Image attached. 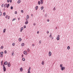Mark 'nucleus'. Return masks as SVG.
Masks as SVG:
<instances>
[{"instance_id": "19", "label": "nucleus", "mask_w": 73, "mask_h": 73, "mask_svg": "<svg viewBox=\"0 0 73 73\" xmlns=\"http://www.w3.org/2000/svg\"><path fill=\"white\" fill-rule=\"evenodd\" d=\"M43 9H44V7L42 6L41 7V10H43Z\"/></svg>"}, {"instance_id": "1", "label": "nucleus", "mask_w": 73, "mask_h": 73, "mask_svg": "<svg viewBox=\"0 0 73 73\" xmlns=\"http://www.w3.org/2000/svg\"><path fill=\"white\" fill-rule=\"evenodd\" d=\"M60 66L61 67V69L62 70H64L65 69V67L62 66V64H61L60 65Z\"/></svg>"}, {"instance_id": "37", "label": "nucleus", "mask_w": 73, "mask_h": 73, "mask_svg": "<svg viewBox=\"0 0 73 73\" xmlns=\"http://www.w3.org/2000/svg\"><path fill=\"white\" fill-rule=\"evenodd\" d=\"M3 46H1V49H3Z\"/></svg>"}, {"instance_id": "39", "label": "nucleus", "mask_w": 73, "mask_h": 73, "mask_svg": "<svg viewBox=\"0 0 73 73\" xmlns=\"http://www.w3.org/2000/svg\"><path fill=\"white\" fill-rule=\"evenodd\" d=\"M22 58H23V57H24V55L22 54L21 55Z\"/></svg>"}, {"instance_id": "50", "label": "nucleus", "mask_w": 73, "mask_h": 73, "mask_svg": "<svg viewBox=\"0 0 73 73\" xmlns=\"http://www.w3.org/2000/svg\"><path fill=\"white\" fill-rule=\"evenodd\" d=\"M14 54V53L13 52L12 53V56H13V54Z\"/></svg>"}, {"instance_id": "11", "label": "nucleus", "mask_w": 73, "mask_h": 73, "mask_svg": "<svg viewBox=\"0 0 73 73\" xmlns=\"http://www.w3.org/2000/svg\"><path fill=\"white\" fill-rule=\"evenodd\" d=\"M44 61H43L42 62V65H44Z\"/></svg>"}, {"instance_id": "14", "label": "nucleus", "mask_w": 73, "mask_h": 73, "mask_svg": "<svg viewBox=\"0 0 73 73\" xmlns=\"http://www.w3.org/2000/svg\"><path fill=\"white\" fill-rule=\"evenodd\" d=\"M20 70L21 72H23V68H20Z\"/></svg>"}, {"instance_id": "18", "label": "nucleus", "mask_w": 73, "mask_h": 73, "mask_svg": "<svg viewBox=\"0 0 73 73\" xmlns=\"http://www.w3.org/2000/svg\"><path fill=\"white\" fill-rule=\"evenodd\" d=\"M7 64H8L7 62H4V64L5 65H7Z\"/></svg>"}, {"instance_id": "42", "label": "nucleus", "mask_w": 73, "mask_h": 73, "mask_svg": "<svg viewBox=\"0 0 73 73\" xmlns=\"http://www.w3.org/2000/svg\"><path fill=\"white\" fill-rule=\"evenodd\" d=\"M23 27L24 28H26V26H24Z\"/></svg>"}, {"instance_id": "38", "label": "nucleus", "mask_w": 73, "mask_h": 73, "mask_svg": "<svg viewBox=\"0 0 73 73\" xmlns=\"http://www.w3.org/2000/svg\"><path fill=\"white\" fill-rule=\"evenodd\" d=\"M27 51L28 52H29V51H30V50H29V48L27 49Z\"/></svg>"}, {"instance_id": "6", "label": "nucleus", "mask_w": 73, "mask_h": 73, "mask_svg": "<svg viewBox=\"0 0 73 73\" xmlns=\"http://www.w3.org/2000/svg\"><path fill=\"white\" fill-rule=\"evenodd\" d=\"M23 54H25V55H27V52L25 51H24L23 52Z\"/></svg>"}, {"instance_id": "44", "label": "nucleus", "mask_w": 73, "mask_h": 73, "mask_svg": "<svg viewBox=\"0 0 73 73\" xmlns=\"http://www.w3.org/2000/svg\"><path fill=\"white\" fill-rule=\"evenodd\" d=\"M7 3H9V0H7Z\"/></svg>"}, {"instance_id": "41", "label": "nucleus", "mask_w": 73, "mask_h": 73, "mask_svg": "<svg viewBox=\"0 0 73 73\" xmlns=\"http://www.w3.org/2000/svg\"><path fill=\"white\" fill-rule=\"evenodd\" d=\"M21 13H23V12H24V11H23V10H21Z\"/></svg>"}, {"instance_id": "57", "label": "nucleus", "mask_w": 73, "mask_h": 73, "mask_svg": "<svg viewBox=\"0 0 73 73\" xmlns=\"http://www.w3.org/2000/svg\"><path fill=\"white\" fill-rule=\"evenodd\" d=\"M31 16H33V15L32 14Z\"/></svg>"}, {"instance_id": "2", "label": "nucleus", "mask_w": 73, "mask_h": 73, "mask_svg": "<svg viewBox=\"0 0 73 73\" xmlns=\"http://www.w3.org/2000/svg\"><path fill=\"white\" fill-rule=\"evenodd\" d=\"M3 69L4 72H5V71H6V68H5V65L4 64L3 65Z\"/></svg>"}, {"instance_id": "21", "label": "nucleus", "mask_w": 73, "mask_h": 73, "mask_svg": "<svg viewBox=\"0 0 73 73\" xmlns=\"http://www.w3.org/2000/svg\"><path fill=\"white\" fill-rule=\"evenodd\" d=\"M38 6H36L35 7V9H36V10H37V9H38Z\"/></svg>"}, {"instance_id": "28", "label": "nucleus", "mask_w": 73, "mask_h": 73, "mask_svg": "<svg viewBox=\"0 0 73 73\" xmlns=\"http://www.w3.org/2000/svg\"><path fill=\"white\" fill-rule=\"evenodd\" d=\"M2 15V13H1V12H0V16H1Z\"/></svg>"}, {"instance_id": "31", "label": "nucleus", "mask_w": 73, "mask_h": 73, "mask_svg": "<svg viewBox=\"0 0 73 73\" xmlns=\"http://www.w3.org/2000/svg\"><path fill=\"white\" fill-rule=\"evenodd\" d=\"M3 55H1L0 56V57H3Z\"/></svg>"}, {"instance_id": "56", "label": "nucleus", "mask_w": 73, "mask_h": 73, "mask_svg": "<svg viewBox=\"0 0 73 73\" xmlns=\"http://www.w3.org/2000/svg\"><path fill=\"white\" fill-rule=\"evenodd\" d=\"M40 43H41V40L39 41Z\"/></svg>"}, {"instance_id": "9", "label": "nucleus", "mask_w": 73, "mask_h": 73, "mask_svg": "<svg viewBox=\"0 0 73 73\" xmlns=\"http://www.w3.org/2000/svg\"><path fill=\"white\" fill-rule=\"evenodd\" d=\"M21 2V0H19L17 2L18 4H20Z\"/></svg>"}, {"instance_id": "16", "label": "nucleus", "mask_w": 73, "mask_h": 73, "mask_svg": "<svg viewBox=\"0 0 73 73\" xmlns=\"http://www.w3.org/2000/svg\"><path fill=\"white\" fill-rule=\"evenodd\" d=\"M6 31V29H5L3 30V33H5V32Z\"/></svg>"}, {"instance_id": "32", "label": "nucleus", "mask_w": 73, "mask_h": 73, "mask_svg": "<svg viewBox=\"0 0 73 73\" xmlns=\"http://www.w3.org/2000/svg\"><path fill=\"white\" fill-rule=\"evenodd\" d=\"M13 7L12 6L11 7V9H13Z\"/></svg>"}, {"instance_id": "46", "label": "nucleus", "mask_w": 73, "mask_h": 73, "mask_svg": "<svg viewBox=\"0 0 73 73\" xmlns=\"http://www.w3.org/2000/svg\"><path fill=\"white\" fill-rule=\"evenodd\" d=\"M10 19V17L9 16L8 17V19Z\"/></svg>"}, {"instance_id": "7", "label": "nucleus", "mask_w": 73, "mask_h": 73, "mask_svg": "<svg viewBox=\"0 0 73 73\" xmlns=\"http://www.w3.org/2000/svg\"><path fill=\"white\" fill-rule=\"evenodd\" d=\"M51 55H52V53L51 52H49V56H51Z\"/></svg>"}, {"instance_id": "23", "label": "nucleus", "mask_w": 73, "mask_h": 73, "mask_svg": "<svg viewBox=\"0 0 73 73\" xmlns=\"http://www.w3.org/2000/svg\"><path fill=\"white\" fill-rule=\"evenodd\" d=\"M52 37V33H50V35L49 37L51 38Z\"/></svg>"}, {"instance_id": "22", "label": "nucleus", "mask_w": 73, "mask_h": 73, "mask_svg": "<svg viewBox=\"0 0 73 73\" xmlns=\"http://www.w3.org/2000/svg\"><path fill=\"white\" fill-rule=\"evenodd\" d=\"M22 60L23 61H25V58H22Z\"/></svg>"}, {"instance_id": "51", "label": "nucleus", "mask_w": 73, "mask_h": 73, "mask_svg": "<svg viewBox=\"0 0 73 73\" xmlns=\"http://www.w3.org/2000/svg\"><path fill=\"white\" fill-rule=\"evenodd\" d=\"M47 22H49V19L47 20Z\"/></svg>"}, {"instance_id": "34", "label": "nucleus", "mask_w": 73, "mask_h": 73, "mask_svg": "<svg viewBox=\"0 0 73 73\" xmlns=\"http://www.w3.org/2000/svg\"><path fill=\"white\" fill-rule=\"evenodd\" d=\"M15 43H13L12 44V45H13V46H15Z\"/></svg>"}, {"instance_id": "20", "label": "nucleus", "mask_w": 73, "mask_h": 73, "mask_svg": "<svg viewBox=\"0 0 73 73\" xmlns=\"http://www.w3.org/2000/svg\"><path fill=\"white\" fill-rule=\"evenodd\" d=\"M4 7L5 8H6V7H7V4H6L5 5H4Z\"/></svg>"}, {"instance_id": "36", "label": "nucleus", "mask_w": 73, "mask_h": 73, "mask_svg": "<svg viewBox=\"0 0 73 73\" xmlns=\"http://www.w3.org/2000/svg\"><path fill=\"white\" fill-rule=\"evenodd\" d=\"M7 17H8V15H7L5 16V18L6 19H7Z\"/></svg>"}, {"instance_id": "35", "label": "nucleus", "mask_w": 73, "mask_h": 73, "mask_svg": "<svg viewBox=\"0 0 73 73\" xmlns=\"http://www.w3.org/2000/svg\"><path fill=\"white\" fill-rule=\"evenodd\" d=\"M16 20V19L15 18L13 19L12 20L13 21H14V20Z\"/></svg>"}, {"instance_id": "15", "label": "nucleus", "mask_w": 73, "mask_h": 73, "mask_svg": "<svg viewBox=\"0 0 73 73\" xmlns=\"http://www.w3.org/2000/svg\"><path fill=\"white\" fill-rule=\"evenodd\" d=\"M40 1L41 4H42L43 3V0H40Z\"/></svg>"}, {"instance_id": "26", "label": "nucleus", "mask_w": 73, "mask_h": 73, "mask_svg": "<svg viewBox=\"0 0 73 73\" xmlns=\"http://www.w3.org/2000/svg\"><path fill=\"white\" fill-rule=\"evenodd\" d=\"M4 6V4H2L1 5V7H3Z\"/></svg>"}, {"instance_id": "33", "label": "nucleus", "mask_w": 73, "mask_h": 73, "mask_svg": "<svg viewBox=\"0 0 73 73\" xmlns=\"http://www.w3.org/2000/svg\"><path fill=\"white\" fill-rule=\"evenodd\" d=\"M3 16H5V13H3Z\"/></svg>"}, {"instance_id": "54", "label": "nucleus", "mask_w": 73, "mask_h": 73, "mask_svg": "<svg viewBox=\"0 0 73 73\" xmlns=\"http://www.w3.org/2000/svg\"><path fill=\"white\" fill-rule=\"evenodd\" d=\"M2 62H3V61H1V65H2Z\"/></svg>"}, {"instance_id": "13", "label": "nucleus", "mask_w": 73, "mask_h": 73, "mask_svg": "<svg viewBox=\"0 0 73 73\" xmlns=\"http://www.w3.org/2000/svg\"><path fill=\"white\" fill-rule=\"evenodd\" d=\"M9 4H8L7 5V8H9Z\"/></svg>"}, {"instance_id": "12", "label": "nucleus", "mask_w": 73, "mask_h": 73, "mask_svg": "<svg viewBox=\"0 0 73 73\" xmlns=\"http://www.w3.org/2000/svg\"><path fill=\"white\" fill-rule=\"evenodd\" d=\"M25 44L24 43H23L21 44V45L22 46H24Z\"/></svg>"}, {"instance_id": "47", "label": "nucleus", "mask_w": 73, "mask_h": 73, "mask_svg": "<svg viewBox=\"0 0 73 73\" xmlns=\"http://www.w3.org/2000/svg\"><path fill=\"white\" fill-rule=\"evenodd\" d=\"M10 3H12V0H10Z\"/></svg>"}, {"instance_id": "40", "label": "nucleus", "mask_w": 73, "mask_h": 73, "mask_svg": "<svg viewBox=\"0 0 73 73\" xmlns=\"http://www.w3.org/2000/svg\"><path fill=\"white\" fill-rule=\"evenodd\" d=\"M17 11H15V14H17Z\"/></svg>"}, {"instance_id": "17", "label": "nucleus", "mask_w": 73, "mask_h": 73, "mask_svg": "<svg viewBox=\"0 0 73 73\" xmlns=\"http://www.w3.org/2000/svg\"><path fill=\"white\" fill-rule=\"evenodd\" d=\"M27 21L26 22H25V24H27L28 23V21Z\"/></svg>"}, {"instance_id": "52", "label": "nucleus", "mask_w": 73, "mask_h": 73, "mask_svg": "<svg viewBox=\"0 0 73 73\" xmlns=\"http://www.w3.org/2000/svg\"><path fill=\"white\" fill-rule=\"evenodd\" d=\"M37 33L38 34L39 33V31H38V32H37Z\"/></svg>"}, {"instance_id": "24", "label": "nucleus", "mask_w": 73, "mask_h": 73, "mask_svg": "<svg viewBox=\"0 0 73 73\" xmlns=\"http://www.w3.org/2000/svg\"><path fill=\"white\" fill-rule=\"evenodd\" d=\"M38 3L39 5H40V4H41V3L40 2V1H38Z\"/></svg>"}, {"instance_id": "5", "label": "nucleus", "mask_w": 73, "mask_h": 73, "mask_svg": "<svg viewBox=\"0 0 73 73\" xmlns=\"http://www.w3.org/2000/svg\"><path fill=\"white\" fill-rule=\"evenodd\" d=\"M31 67H29V68L28 70V73H31V72H30V70H31Z\"/></svg>"}, {"instance_id": "45", "label": "nucleus", "mask_w": 73, "mask_h": 73, "mask_svg": "<svg viewBox=\"0 0 73 73\" xmlns=\"http://www.w3.org/2000/svg\"><path fill=\"white\" fill-rule=\"evenodd\" d=\"M33 25H34V26L36 25V23H34Z\"/></svg>"}, {"instance_id": "25", "label": "nucleus", "mask_w": 73, "mask_h": 73, "mask_svg": "<svg viewBox=\"0 0 73 73\" xmlns=\"http://www.w3.org/2000/svg\"><path fill=\"white\" fill-rule=\"evenodd\" d=\"M3 52H1L0 54L1 55H3Z\"/></svg>"}, {"instance_id": "53", "label": "nucleus", "mask_w": 73, "mask_h": 73, "mask_svg": "<svg viewBox=\"0 0 73 73\" xmlns=\"http://www.w3.org/2000/svg\"><path fill=\"white\" fill-rule=\"evenodd\" d=\"M20 18H18V20H20Z\"/></svg>"}, {"instance_id": "55", "label": "nucleus", "mask_w": 73, "mask_h": 73, "mask_svg": "<svg viewBox=\"0 0 73 73\" xmlns=\"http://www.w3.org/2000/svg\"><path fill=\"white\" fill-rule=\"evenodd\" d=\"M52 39H53V37H52Z\"/></svg>"}, {"instance_id": "29", "label": "nucleus", "mask_w": 73, "mask_h": 73, "mask_svg": "<svg viewBox=\"0 0 73 73\" xmlns=\"http://www.w3.org/2000/svg\"><path fill=\"white\" fill-rule=\"evenodd\" d=\"M67 49H68L69 50V49H70V47L69 46H68V47H67Z\"/></svg>"}, {"instance_id": "4", "label": "nucleus", "mask_w": 73, "mask_h": 73, "mask_svg": "<svg viewBox=\"0 0 73 73\" xmlns=\"http://www.w3.org/2000/svg\"><path fill=\"white\" fill-rule=\"evenodd\" d=\"M27 18L26 19V21H28V19H29V15H27Z\"/></svg>"}, {"instance_id": "10", "label": "nucleus", "mask_w": 73, "mask_h": 73, "mask_svg": "<svg viewBox=\"0 0 73 73\" xmlns=\"http://www.w3.org/2000/svg\"><path fill=\"white\" fill-rule=\"evenodd\" d=\"M23 27H21V29L20 32H21L22 31H23Z\"/></svg>"}, {"instance_id": "30", "label": "nucleus", "mask_w": 73, "mask_h": 73, "mask_svg": "<svg viewBox=\"0 0 73 73\" xmlns=\"http://www.w3.org/2000/svg\"><path fill=\"white\" fill-rule=\"evenodd\" d=\"M4 52H5V54H6V53H7V51L5 50L4 51Z\"/></svg>"}, {"instance_id": "3", "label": "nucleus", "mask_w": 73, "mask_h": 73, "mask_svg": "<svg viewBox=\"0 0 73 73\" xmlns=\"http://www.w3.org/2000/svg\"><path fill=\"white\" fill-rule=\"evenodd\" d=\"M60 35H58L57 36V37L56 38V39L57 40H60Z\"/></svg>"}, {"instance_id": "43", "label": "nucleus", "mask_w": 73, "mask_h": 73, "mask_svg": "<svg viewBox=\"0 0 73 73\" xmlns=\"http://www.w3.org/2000/svg\"><path fill=\"white\" fill-rule=\"evenodd\" d=\"M47 33V34H48V33H49V32L48 31H47L46 32Z\"/></svg>"}, {"instance_id": "27", "label": "nucleus", "mask_w": 73, "mask_h": 73, "mask_svg": "<svg viewBox=\"0 0 73 73\" xmlns=\"http://www.w3.org/2000/svg\"><path fill=\"white\" fill-rule=\"evenodd\" d=\"M19 41H21V38H19Z\"/></svg>"}, {"instance_id": "49", "label": "nucleus", "mask_w": 73, "mask_h": 73, "mask_svg": "<svg viewBox=\"0 0 73 73\" xmlns=\"http://www.w3.org/2000/svg\"><path fill=\"white\" fill-rule=\"evenodd\" d=\"M32 46H35V45H34V44H32Z\"/></svg>"}, {"instance_id": "8", "label": "nucleus", "mask_w": 73, "mask_h": 73, "mask_svg": "<svg viewBox=\"0 0 73 73\" xmlns=\"http://www.w3.org/2000/svg\"><path fill=\"white\" fill-rule=\"evenodd\" d=\"M8 67H10V66H11V64H10V63L9 62L8 63Z\"/></svg>"}, {"instance_id": "48", "label": "nucleus", "mask_w": 73, "mask_h": 73, "mask_svg": "<svg viewBox=\"0 0 73 73\" xmlns=\"http://www.w3.org/2000/svg\"><path fill=\"white\" fill-rule=\"evenodd\" d=\"M55 10H56V9H55V8L54 7V11H55Z\"/></svg>"}]
</instances>
